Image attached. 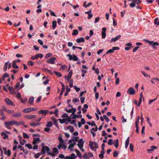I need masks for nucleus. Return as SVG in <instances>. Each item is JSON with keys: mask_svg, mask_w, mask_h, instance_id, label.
Returning <instances> with one entry per match:
<instances>
[{"mask_svg": "<svg viewBox=\"0 0 159 159\" xmlns=\"http://www.w3.org/2000/svg\"><path fill=\"white\" fill-rule=\"evenodd\" d=\"M49 148L47 146H43L42 147L41 151L42 152L40 153H38L34 155V157L35 158H38L41 154H43L45 153L46 151L47 152L48 154L50 155V152H49Z\"/></svg>", "mask_w": 159, "mask_h": 159, "instance_id": "nucleus-1", "label": "nucleus"}, {"mask_svg": "<svg viewBox=\"0 0 159 159\" xmlns=\"http://www.w3.org/2000/svg\"><path fill=\"white\" fill-rule=\"evenodd\" d=\"M19 124L20 123H18L17 121L16 120L7 121L4 122L6 127L8 129H11V127L10 126V125H15L16 126H18Z\"/></svg>", "mask_w": 159, "mask_h": 159, "instance_id": "nucleus-2", "label": "nucleus"}, {"mask_svg": "<svg viewBox=\"0 0 159 159\" xmlns=\"http://www.w3.org/2000/svg\"><path fill=\"white\" fill-rule=\"evenodd\" d=\"M89 143L90 148L92 150L95 151H96V149L94 148L93 146L97 149L98 148V145L96 142L90 141Z\"/></svg>", "mask_w": 159, "mask_h": 159, "instance_id": "nucleus-3", "label": "nucleus"}, {"mask_svg": "<svg viewBox=\"0 0 159 159\" xmlns=\"http://www.w3.org/2000/svg\"><path fill=\"white\" fill-rule=\"evenodd\" d=\"M145 42L149 43V44L152 46V47L153 49H157L156 46L159 45V43L157 42H154L153 41H150L147 39H145Z\"/></svg>", "mask_w": 159, "mask_h": 159, "instance_id": "nucleus-4", "label": "nucleus"}, {"mask_svg": "<svg viewBox=\"0 0 159 159\" xmlns=\"http://www.w3.org/2000/svg\"><path fill=\"white\" fill-rule=\"evenodd\" d=\"M141 2L142 1L139 0H134L133 1L132 3H131L129 5L131 7L133 8L135 7L136 4H138Z\"/></svg>", "mask_w": 159, "mask_h": 159, "instance_id": "nucleus-5", "label": "nucleus"}, {"mask_svg": "<svg viewBox=\"0 0 159 159\" xmlns=\"http://www.w3.org/2000/svg\"><path fill=\"white\" fill-rule=\"evenodd\" d=\"M78 142V143L77 144V146L80 149H82L83 147V145L84 143V141L83 140V139H80Z\"/></svg>", "mask_w": 159, "mask_h": 159, "instance_id": "nucleus-6", "label": "nucleus"}, {"mask_svg": "<svg viewBox=\"0 0 159 159\" xmlns=\"http://www.w3.org/2000/svg\"><path fill=\"white\" fill-rule=\"evenodd\" d=\"M37 110V109L35 108L30 107L27 108L23 110V111L25 113H28L30 112L35 111Z\"/></svg>", "mask_w": 159, "mask_h": 159, "instance_id": "nucleus-7", "label": "nucleus"}, {"mask_svg": "<svg viewBox=\"0 0 159 159\" xmlns=\"http://www.w3.org/2000/svg\"><path fill=\"white\" fill-rule=\"evenodd\" d=\"M127 93L129 95H134L135 93V90L133 87H130L127 90Z\"/></svg>", "mask_w": 159, "mask_h": 159, "instance_id": "nucleus-8", "label": "nucleus"}, {"mask_svg": "<svg viewBox=\"0 0 159 159\" xmlns=\"http://www.w3.org/2000/svg\"><path fill=\"white\" fill-rule=\"evenodd\" d=\"M106 30L107 29L105 27H103L102 29V38L103 39H104L106 37Z\"/></svg>", "mask_w": 159, "mask_h": 159, "instance_id": "nucleus-9", "label": "nucleus"}, {"mask_svg": "<svg viewBox=\"0 0 159 159\" xmlns=\"http://www.w3.org/2000/svg\"><path fill=\"white\" fill-rule=\"evenodd\" d=\"M5 101L7 104L12 105L13 106H15V104L9 98H6L5 99Z\"/></svg>", "mask_w": 159, "mask_h": 159, "instance_id": "nucleus-10", "label": "nucleus"}, {"mask_svg": "<svg viewBox=\"0 0 159 159\" xmlns=\"http://www.w3.org/2000/svg\"><path fill=\"white\" fill-rule=\"evenodd\" d=\"M48 111L47 110H42L38 111V113L39 114H41L45 116L48 113Z\"/></svg>", "mask_w": 159, "mask_h": 159, "instance_id": "nucleus-11", "label": "nucleus"}, {"mask_svg": "<svg viewBox=\"0 0 159 159\" xmlns=\"http://www.w3.org/2000/svg\"><path fill=\"white\" fill-rule=\"evenodd\" d=\"M121 37V35L120 34H119L115 38H112L111 40V42L112 43L113 42H116V41L119 40L120 38Z\"/></svg>", "mask_w": 159, "mask_h": 159, "instance_id": "nucleus-12", "label": "nucleus"}, {"mask_svg": "<svg viewBox=\"0 0 159 159\" xmlns=\"http://www.w3.org/2000/svg\"><path fill=\"white\" fill-rule=\"evenodd\" d=\"M57 148L59 149L63 148L64 149H66V146L63 143H60L57 146Z\"/></svg>", "mask_w": 159, "mask_h": 159, "instance_id": "nucleus-13", "label": "nucleus"}, {"mask_svg": "<svg viewBox=\"0 0 159 159\" xmlns=\"http://www.w3.org/2000/svg\"><path fill=\"white\" fill-rule=\"evenodd\" d=\"M51 119L53 121L54 125L57 127L58 128V124H57V120L56 119L54 116L52 117Z\"/></svg>", "mask_w": 159, "mask_h": 159, "instance_id": "nucleus-14", "label": "nucleus"}, {"mask_svg": "<svg viewBox=\"0 0 159 159\" xmlns=\"http://www.w3.org/2000/svg\"><path fill=\"white\" fill-rule=\"evenodd\" d=\"M74 139H71L69 141V143H72L73 141H78L79 139L78 137H73Z\"/></svg>", "mask_w": 159, "mask_h": 159, "instance_id": "nucleus-15", "label": "nucleus"}, {"mask_svg": "<svg viewBox=\"0 0 159 159\" xmlns=\"http://www.w3.org/2000/svg\"><path fill=\"white\" fill-rule=\"evenodd\" d=\"M24 117L27 119H31L36 117V116L34 115H27L25 116Z\"/></svg>", "mask_w": 159, "mask_h": 159, "instance_id": "nucleus-16", "label": "nucleus"}, {"mask_svg": "<svg viewBox=\"0 0 159 159\" xmlns=\"http://www.w3.org/2000/svg\"><path fill=\"white\" fill-rule=\"evenodd\" d=\"M113 144H114L115 148H117L119 145V139H117L115 140L113 143Z\"/></svg>", "mask_w": 159, "mask_h": 159, "instance_id": "nucleus-17", "label": "nucleus"}, {"mask_svg": "<svg viewBox=\"0 0 159 159\" xmlns=\"http://www.w3.org/2000/svg\"><path fill=\"white\" fill-rule=\"evenodd\" d=\"M46 126L48 128H45L44 130L46 132H48L50 130V128H49L50 127V121L48 122L47 124L46 125Z\"/></svg>", "mask_w": 159, "mask_h": 159, "instance_id": "nucleus-18", "label": "nucleus"}, {"mask_svg": "<svg viewBox=\"0 0 159 159\" xmlns=\"http://www.w3.org/2000/svg\"><path fill=\"white\" fill-rule=\"evenodd\" d=\"M76 41L77 43H80L81 42H84L85 41V40L84 38L81 37L77 39H76Z\"/></svg>", "mask_w": 159, "mask_h": 159, "instance_id": "nucleus-19", "label": "nucleus"}, {"mask_svg": "<svg viewBox=\"0 0 159 159\" xmlns=\"http://www.w3.org/2000/svg\"><path fill=\"white\" fill-rule=\"evenodd\" d=\"M21 116L22 114L20 112L15 113L12 115V116L15 118L20 117Z\"/></svg>", "mask_w": 159, "mask_h": 159, "instance_id": "nucleus-20", "label": "nucleus"}, {"mask_svg": "<svg viewBox=\"0 0 159 159\" xmlns=\"http://www.w3.org/2000/svg\"><path fill=\"white\" fill-rule=\"evenodd\" d=\"M129 137H128L127 139H126L125 142V147L126 149H127V148L128 146V145L129 144Z\"/></svg>", "mask_w": 159, "mask_h": 159, "instance_id": "nucleus-21", "label": "nucleus"}, {"mask_svg": "<svg viewBox=\"0 0 159 159\" xmlns=\"http://www.w3.org/2000/svg\"><path fill=\"white\" fill-rule=\"evenodd\" d=\"M58 112V109H55V111L54 112L50 111V115H51L52 114H54L56 117H58V114L57 113Z\"/></svg>", "mask_w": 159, "mask_h": 159, "instance_id": "nucleus-22", "label": "nucleus"}, {"mask_svg": "<svg viewBox=\"0 0 159 159\" xmlns=\"http://www.w3.org/2000/svg\"><path fill=\"white\" fill-rule=\"evenodd\" d=\"M58 112V109H55V111L54 112L50 111V115H51L52 114H54L56 117H58V114L57 113Z\"/></svg>", "mask_w": 159, "mask_h": 159, "instance_id": "nucleus-23", "label": "nucleus"}, {"mask_svg": "<svg viewBox=\"0 0 159 159\" xmlns=\"http://www.w3.org/2000/svg\"><path fill=\"white\" fill-rule=\"evenodd\" d=\"M105 153V151L102 150L100 153V154H99V157L101 159H102L104 157V154Z\"/></svg>", "mask_w": 159, "mask_h": 159, "instance_id": "nucleus-24", "label": "nucleus"}, {"mask_svg": "<svg viewBox=\"0 0 159 159\" xmlns=\"http://www.w3.org/2000/svg\"><path fill=\"white\" fill-rule=\"evenodd\" d=\"M34 99V98L33 97H30V98H29V100H28L29 103L31 104H33V103Z\"/></svg>", "mask_w": 159, "mask_h": 159, "instance_id": "nucleus-25", "label": "nucleus"}, {"mask_svg": "<svg viewBox=\"0 0 159 159\" xmlns=\"http://www.w3.org/2000/svg\"><path fill=\"white\" fill-rule=\"evenodd\" d=\"M8 89L11 92V94H15L14 93V91L13 88L12 86H9L8 88Z\"/></svg>", "mask_w": 159, "mask_h": 159, "instance_id": "nucleus-26", "label": "nucleus"}, {"mask_svg": "<svg viewBox=\"0 0 159 159\" xmlns=\"http://www.w3.org/2000/svg\"><path fill=\"white\" fill-rule=\"evenodd\" d=\"M39 140L40 139L39 138H37L36 139L34 138L33 142V144L34 145L36 144L37 142L39 141Z\"/></svg>", "mask_w": 159, "mask_h": 159, "instance_id": "nucleus-27", "label": "nucleus"}, {"mask_svg": "<svg viewBox=\"0 0 159 159\" xmlns=\"http://www.w3.org/2000/svg\"><path fill=\"white\" fill-rule=\"evenodd\" d=\"M12 67L15 69H18L19 68V67L16 65V63H15V61H13L12 64Z\"/></svg>", "mask_w": 159, "mask_h": 159, "instance_id": "nucleus-28", "label": "nucleus"}, {"mask_svg": "<svg viewBox=\"0 0 159 159\" xmlns=\"http://www.w3.org/2000/svg\"><path fill=\"white\" fill-rule=\"evenodd\" d=\"M53 73L58 77H61L62 76V75L61 73L58 72L56 71H54Z\"/></svg>", "mask_w": 159, "mask_h": 159, "instance_id": "nucleus-29", "label": "nucleus"}, {"mask_svg": "<svg viewBox=\"0 0 159 159\" xmlns=\"http://www.w3.org/2000/svg\"><path fill=\"white\" fill-rule=\"evenodd\" d=\"M57 22L54 20L52 22V28L53 30H54L57 26Z\"/></svg>", "mask_w": 159, "mask_h": 159, "instance_id": "nucleus-30", "label": "nucleus"}, {"mask_svg": "<svg viewBox=\"0 0 159 159\" xmlns=\"http://www.w3.org/2000/svg\"><path fill=\"white\" fill-rule=\"evenodd\" d=\"M67 128L69 129L71 133H72L74 131V129L73 127L71 126H69L67 127Z\"/></svg>", "mask_w": 159, "mask_h": 159, "instance_id": "nucleus-31", "label": "nucleus"}, {"mask_svg": "<svg viewBox=\"0 0 159 159\" xmlns=\"http://www.w3.org/2000/svg\"><path fill=\"white\" fill-rule=\"evenodd\" d=\"M1 135L2 136H3V138L4 139H6L8 138V136L4 132H2L1 133Z\"/></svg>", "mask_w": 159, "mask_h": 159, "instance_id": "nucleus-32", "label": "nucleus"}, {"mask_svg": "<svg viewBox=\"0 0 159 159\" xmlns=\"http://www.w3.org/2000/svg\"><path fill=\"white\" fill-rule=\"evenodd\" d=\"M75 151L76 152L77 155L79 157V158H81L82 155L80 152L77 149H76Z\"/></svg>", "mask_w": 159, "mask_h": 159, "instance_id": "nucleus-33", "label": "nucleus"}, {"mask_svg": "<svg viewBox=\"0 0 159 159\" xmlns=\"http://www.w3.org/2000/svg\"><path fill=\"white\" fill-rule=\"evenodd\" d=\"M6 64L7 65V66H8V68L9 69L11 68V63L9 61H8L6 62L5 63L4 66H6Z\"/></svg>", "mask_w": 159, "mask_h": 159, "instance_id": "nucleus-34", "label": "nucleus"}, {"mask_svg": "<svg viewBox=\"0 0 159 159\" xmlns=\"http://www.w3.org/2000/svg\"><path fill=\"white\" fill-rule=\"evenodd\" d=\"M56 59L55 57L50 58V64H55V62L54 61Z\"/></svg>", "mask_w": 159, "mask_h": 159, "instance_id": "nucleus-35", "label": "nucleus"}, {"mask_svg": "<svg viewBox=\"0 0 159 159\" xmlns=\"http://www.w3.org/2000/svg\"><path fill=\"white\" fill-rule=\"evenodd\" d=\"M78 33V31L77 30H74L73 31V32L72 34L73 36L77 35Z\"/></svg>", "mask_w": 159, "mask_h": 159, "instance_id": "nucleus-36", "label": "nucleus"}, {"mask_svg": "<svg viewBox=\"0 0 159 159\" xmlns=\"http://www.w3.org/2000/svg\"><path fill=\"white\" fill-rule=\"evenodd\" d=\"M43 57V55L42 54H38L36 55V59H38L39 57L42 58Z\"/></svg>", "mask_w": 159, "mask_h": 159, "instance_id": "nucleus-37", "label": "nucleus"}, {"mask_svg": "<svg viewBox=\"0 0 159 159\" xmlns=\"http://www.w3.org/2000/svg\"><path fill=\"white\" fill-rule=\"evenodd\" d=\"M154 23L157 25H159V20L158 18H156L154 20Z\"/></svg>", "mask_w": 159, "mask_h": 159, "instance_id": "nucleus-38", "label": "nucleus"}, {"mask_svg": "<svg viewBox=\"0 0 159 159\" xmlns=\"http://www.w3.org/2000/svg\"><path fill=\"white\" fill-rule=\"evenodd\" d=\"M103 116L107 122H108L109 121V118L106 115H104Z\"/></svg>", "mask_w": 159, "mask_h": 159, "instance_id": "nucleus-39", "label": "nucleus"}, {"mask_svg": "<svg viewBox=\"0 0 159 159\" xmlns=\"http://www.w3.org/2000/svg\"><path fill=\"white\" fill-rule=\"evenodd\" d=\"M40 124L39 123H30V125L31 126L33 127L35 126H38Z\"/></svg>", "mask_w": 159, "mask_h": 159, "instance_id": "nucleus-40", "label": "nucleus"}, {"mask_svg": "<svg viewBox=\"0 0 159 159\" xmlns=\"http://www.w3.org/2000/svg\"><path fill=\"white\" fill-rule=\"evenodd\" d=\"M70 144L68 146V148L71 151H72V148L74 147V146L72 145L71 143H69Z\"/></svg>", "mask_w": 159, "mask_h": 159, "instance_id": "nucleus-41", "label": "nucleus"}, {"mask_svg": "<svg viewBox=\"0 0 159 159\" xmlns=\"http://www.w3.org/2000/svg\"><path fill=\"white\" fill-rule=\"evenodd\" d=\"M141 73L144 75V76L145 77H150V76L149 75H148L146 73H145L143 71H141Z\"/></svg>", "mask_w": 159, "mask_h": 159, "instance_id": "nucleus-42", "label": "nucleus"}, {"mask_svg": "<svg viewBox=\"0 0 159 159\" xmlns=\"http://www.w3.org/2000/svg\"><path fill=\"white\" fill-rule=\"evenodd\" d=\"M118 155V152L117 151H115L113 153V156L114 157H117Z\"/></svg>", "mask_w": 159, "mask_h": 159, "instance_id": "nucleus-43", "label": "nucleus"}, {"mask_svg": "<svg viewBox=\"0 0 159 159\" xmlns=\"http://www.w3.org/2000/svg\"><path fill=\"white\" fill-rule=\"evenodd\" d=\"M25 146L27 147L29 149H31L32 148L31 145L30 143L26 144Z\"/></svg>", "mask_w": 159, "mask_h": 159, "instance_id": "nucleus-44", "label": "nucleus"}, {"mask_svg": "<svg viewBox=\"0 0 159 159\" xmlns=\"http://www.w3.org/2000/svg\"><path fill=\"white\" fill-rule=\"evenodd\" d=\"M76 122V120H71L70 121V124H74V125L75 126H77V124L75 123Z\"/></svg>", "mask_w": 159, "mask_h": 159, "instance_id": "nucleus-45", "label": "nucleus"}, {"mask_svg": "<svg viewBox=\"0 0 159 159\" xmlns=\"http://www.w3.org/2000/svg\"><path fill=\"white\" fill-rule=\"evenodd\" d=\"M73 60L74 61H76L78 60V58L74 54L73 55Z\"/></svg>", "mask_w": 159, "mask_h": 159, "instance_id": "nucleus-46", "label": "nucleus"}, {"mask_svg": "<svg viewBox=\"0 0 159 159\" xmlns=\"http://www.w3.org/2000/svg\"><path fill=\"white\" fill-rule=\"evenodd\" d=\"M113 140L111 139H109V141L108 142V145H111L112 144H113Z\"/></svg>", "mask_w": 159, "mask_h": 159, "instance_id": "nucleus-47", "label": "nucleus"}, {"mask_svg": "<svg viewBox=\"0 0 159 159\" xmlns=\"http://www.w3.org/2000/svg\"><path fill=\"white\" fill-rule=\"evenodd\" d=\"M71 159H75V158L76 157L75 156V154L74 153H72L71 154L70 156V157Z\"/></svg>", "mask_w": 159, "mask_h": 159, "instance_id": "nucleus-48", "label": "nucleus"}, {"mask_svg": "<svg viewBox=\"0 0 159 159\" xmlns=\"http://www.w3.org/2000/svg\"><path fill=\"white\" fill-rule=\"evenodd\" d=\"M23 135L24 138L28 139L29 138V136L26 133H24Z\"/></svg>", "mask_w": 159, "mask_h": 159, "instance_id": "nucleus-49", "label": "nucleus"}, {"mask_svg": "<svg viewBox=\"0 0 159 159\" xmlns=\"http://www.w3.org/2000/svg\"><path fill=\"white\" fill-rule=\"evenodd\" d=\"M129 148L130 150L132 152H133L134 151L133 149V146L132 143H130L129 144Z\"/></svg>", "mask_w": 159, "mask_h": 159, "instance_id": "nucleus-50", "label": "nucleus"}, {"mask_svg": "<svg viewBox=\"0 0 159 159\" xmlns=\"http://www.w3.org/2000/svg\"><path fill=\"white\" fill-rule=\"evenodd\" d=\"M114 51L113 50L112 48L111 49H110L107 52L106 54H107L108 53H112Z\"/></svg>", "mask_w": 159, "mask_h": 159, "instance_id": "nucleus-51", "label": "nucleus"}, {"mask_svg": "<svg viewBox=\"0 0 159 159\" xmlns=\"http://www.w3.org/2000/svg\"><path fill=\"white\" fill-rule=\"evenodd\" d=\"M79 102V100L77 98H75L73 100V102L75 103Z\"/></svg>", "mask_w": 159, "mask_h": 159, "instance_id": "nucleus-52", "label": "nucleus"}, {"mask_svg": "<svg viewBox=\"0 0 159 159\" xmlns=\"http://www.w3.org/2000/svg\"><path fill=\"white\" fill-rule=\"evenodd\" d=\"M7 113L9 114H11L12 113H13L14 112V111L12 110H8L7 111Z\"/></svg>", "mask_w": 159, "mask_h": 159, "instance_id": "nucleus-53", "label": "nucleus"}, {"mask_svg": "<svg viewBox=\"0 0 159 159\" xmlns=\"http://www.w3.org/2000/svg\"><path fill=\"white\" fill-rule=\"evenodd\" d=\"M83 158L84 159H87L88 158V156L86 153H85L83 156Z\"/></svg>", "mask_w": 159, "mask_h": 159, "instance_id": "nucleus-54", "label": "nucleus"}, {"mask_svg": "<svg viewBox=\"0 0 159 159\" xmlns=\"http://www.w3.org/2000/svg\"><path fill=\"white\" fill-rule=\"evenodd\" d=\"M74 89L76 90L77 92H79L80 90V88H78L76 86H74Z\"/></svg>", "mask_w": 159, "mask_h": 159, "instance_id": "nucleus-55", "label": "nucleus"}, {"mask_svg": "<svg viewBox=\"0 0 159 159\" xmlns=\"http://www.w3.org/2000/svg\"><path fill=\"white\" fill-rule=\"evenodd\" d=\"M53 151L54 153H57L58 152L57 149L55 147L53 148Z\"/></svg>", "mask_w": 159, "mask_h": 159, "instance_id": "nucleus-56", "label": "nucleus"}, {"mask_svg": "<svg viewBox=\"0 0 159 159\" xmlns=\"http://www.w3.org/2000/svg\"><path fill=\"white\" fill-rule=\"evenodd\" d=\"M58 157L60 158H65L66 157H65L63 154H61L59 155Z\"/></svg>", "mask_w": 159, "mask_h": 159, "instance_id": "nucleus-57", "label": "nucleus"}, {"mask_svg": "<svg viewBox=\"0 0 159 159\" xmlns=\"http://www.w3.org/2000/svg\"><path fill=\"white\" fill-rule=\"evenodd\" d=\"M103 51V49H101L99 50L97 52V54L98 55L100 54L101 52H102Z\"/></svg>", "mask_w": 159, "mask_h": 159, "instance_id": "nucleus-58", "label": "nucleus"}, {"mask_svg": "<svg viewBox=\"0 0 159 159\" xmlns=\"http://www.w3.org/2000/svg\"><path fill=\"white\" fill-rule=\"evenodd\" d=\"M68 115L67 114L65 113H64L62 116V118H65L66 117V118H67V117H68Z\"/></svg>", "mask_w": 159, "mask_h": 159, "instance_id": "nucleus-59", "label": "nucleus"}, {"mask_svg": "<svg viewBox=\"0 0 159 159\" xmlns=\"http://www.w3.org/2000/svg\"><path fill=\"white\" fill-rule=\"evenodd\" d=\"M125 13V11H122L121 12V16L122 17H123L124 16V15Z\"/></svg>", "mask_w": 159, "mask_h": 159, "instance_id": "nucleus-60", "label": "nucleus"}, {"mask_svg": "<svg viewBox=\"0 0 159 159\" xmlns=\"http://www.w3.org/2000/svg\"><path fill=\"white\" fill-rule=\"evenodd\" d=\"M85 99V98L84 97H81L80 98V101L82 103H84V100Z\"/></svg>", "mask_w": 159, "mask_h": 159, "instance_id": "nucleus-61", "label": "nucleus"}, {"mask_svg": "<svg viewBox=\"0 0 159 159\" xmlns=\"http://www.w3.org/2000/svg\"><path fill=\"white\" fill-rule=\"evenodd\" d=\"M79 118L78 115H74V116H73L72 117V119H76V118Z\"/></svg>", "mask_w": 159, "mask_h": 159, "instance_id": "nucleus-62", "label": "nucleus"}, {"mask_svg": "<svg viewBox=\"0 0 159 159\" xmlns=\"http://www.w3.org/2000/svg\"><path fill=\"white\" fill-rule=\"evenodd\" d=\"M28 63L29 65L31 66H33L34 65V62L32 61H30L28 62Z\"/></svg>", "mask_w": 159, "mask_h": 159, "instance_id": "nucleus-63", "label": "nucleus"}, {"mask_svg": "<svg viewBox=\"0 0 159 159\" xmlns=\"http://www.w3.org/2000/svg\"><path fill=\"white\" fill-rule=\"evenodd\" d=\"M139 48V47L137 46L135 47L133 50V52H135L136 51L138 50V49Z\"/></svg>", "mask_w": 159, "mask_h": 159, "instance_id": "nucleus-64", "label": "nucleus"}]
</instances>
